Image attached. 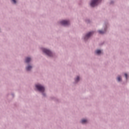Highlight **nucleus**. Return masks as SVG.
<instances>
[{
	"label": "nucleus",
	"instance_id": "6",
	"mask_svg": "<svg viewBox=\"0 0 129 129\" xmlns=\"http://www.w3.org/2000/svg\"><path fill=\"white\" fill-rule=\"evenodd\" d=\"M31 61V58L30 57H27L25 59L26 63H29Z\"/></svg>",
	"mask_w": 129,
	"mask_h": 129
},
{
	"label": "nucleus",
	"instance_id": "11",
	"mask_svg": "<svg viewBox=\"0 0 129 129\" xmlns=\"http://www.w3.org/2000/svg\"><path fill=\"white\" fill-rule=\"evenodd\" d=\"M117 81H121V78L120 77H117Z\"/></svg>",
	"mask_w": 129,
	"mask_h": 129
},
{
	"label": "nucleus",
	"instance_id": "3",
	"mask_svg": "<svg viewBox=\"0 0 129 129\" xmlns=\"http://www.w3.org/2000/svg\"><path fill=\"white\" fill-rule=\"evenodd\" d=\"M42 51L43 53H45L48 56H49L50 57L52 56V52L50 50L45 48H43Z\"/></svg>",
	"mask_w": 129,
	"mask_h": 129
},
{
	"label": "nucleus",
	"instance_id": "14",
	"mask_svg": "<svg viewBox=\"0 0 129 129\" xmlns=\"http://www.w3.org/2000/svg\"><path fill=\"white\" fill-rule=\"evenodd\" d=\"M12 2H13V3L14 4H16L17 3V2L16 1V0H12Z\"/></svg>",
	"mask_w": 129,
	"mask_h": 129
},
{
	"label": "nucleus",
	"instance_id": "1",
	"mask_svg": "<svg viewBox=\"0 0 129 129\" xmlns=\"http://www.w3.org/2000/svg\"><path fill=\"white\" fill-rule=\"evenodd\" d=\"M100 2H101V0H92L90 3V6L91 7H92V8H94V7L97 6Z\"/></svg>",
	"mask_w": 129,
	"mask_h": 129
},
{
	"label": "nucleus",
	"instance_id": "10",
	"mask_svg": "<svg viewBox=\"0 0 129 129\" xmlns=\"http://www.w3.org/2000/svg\"><path fill=\"white\" fill-rule=\"evenodd\" d=\"M98 32H99V34H104V33H105V32H104V31H101V30H99Z\"/></svg>",
	"mask_w": 129,
	"mask_h": 129
},
{
	"label": "nucleus",
	"instance_id": "4",
	"mask_svg": "<svg viewBox=\"0 0 129 129\" xmlns=\"http://www.w3.org/2000/svg\"><path fill=\"white\" fill-rule=\"evenodd\" d=\"M60 24L63 26H68V25L70 24V22L68 21L62 20L60 22Z\"/></svg>",
	"mask_w": 129,
	"mask_h": 129
},
{
	"label": "nucleus",
	"instance_id": "9",
	"mask_svg": "<svg viewBox=\"0 0 129 129\" xmlns=\"http://www.w3.org/2000/svg\"><path fill=\"white\" fill-rule=\"evenodd\" d=\"M81 122L82 123H86V122H87V120L84 119L82 120Z\"/></svg>",
	"mask_w": 129,
	"mask_h": 129
},
{
	"label": "nucleus",
	"instance_id": "12",
	"mask_svg": "<svg viewBox=\"0 0 129 129\" xmlns=\"http://www.w3.org/2000/svg\"><path fill=\"white\" fill-rule=\"evenodd\" d=\"M78 81H79V77H77L76 79V82H78Z\"/></svg>",
	"mask_w": 129,
	"mask_h": 129
},
{
	"label": "nucleus",
	"instance_id": "5",
	"mask_svg": "<svg viewBox=\"0 0 129 129\" xmlns=\"http://www.w3.org/2000/svg\"><path fill=\"white\" fill-rule=\"evenodd\" d=\"M92 34H93V32H90L88 33L85 37V40H87V39H88L90 37V36L92 35Z\"/></svg>",
	"mask_w": 129,
	"mask_h": 129
},
{
	"label": "nucleus",
	"instance_id": "7",
	"mask_svg": "<svg viewBox=\"0 0 129 129\" xmlns=\"http://www.w3.org/2000/svg\"><path fill=\"white\" fill-rule=\"evenodd\" d=\"M31 69H32V66H28V67L26 68V70H27V71H30V70H31Z\"/></svg>",
	"mask_w": 129,
	"mask_h": 129
},
{
	"label": "nucleus",
	"instance_id": "13",
	"mask_svg": "<svg viewBox=\"0 0 129 129\" xmlns=\"http://www.w3.org/2000/svg\"><path fill=\"white\" fill-rule=\"evenodd\" d=\"M124 75H125V77L126 79H127V74H125Z\"/></svg>",
	"mask_w": 129,
	"mask_h": 129
},
{
	"label": "nucleus",
	"instance_id": "2",
	"mask_svg": "<svg viewBox=\"0 0 129 129\" xmlns=\"http://www.w3.org/2000/svg\"><path fill=\"white\" fill-rule=\"evenodd\" d=\"M35 87H36L37 89L39 91H40V92H44V91H45V88L40 84L35 85Z\"/></svg>",
	"mask_w": 129,
	"mask_h": 129
},
{
	"label": "nucleus",
	"instance_id": "8",
	"mask_svg": "<svg viewBox=\"0 0 129 129\" xmlns=\"http://www.w3.org/2000/svg\"><path fill=\"white\" fill-rule=\"evenodd\" d=\"M95 53L96 54H98V55H99V54L101 53V50H97L96 51H95Z\"/></svg>",
	"mask_w": 129,
	"mask_h": 129
},
{
	"label": "nucleus",
	"instance_id": "15",
	"mask_svg": "<svg viewBox=\"0 0 129 129\" xmlns=\"http://www.w3.org/2000/svg\"><path fill=\"white\" fill-rule=\"evenodd\" d=\"M43 95H45V94L44 93H43Z\"/></svg>",
	"mask_w": 129,
	"mask_h": 129
}]
</instances>
